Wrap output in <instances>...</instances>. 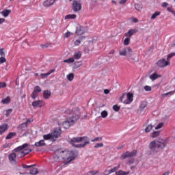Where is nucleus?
Here are the masks:
<instances>
[{"mask_svg":"<svg viewBox=\"0 0 175 175\" xmlns=\"http://www.w3.org/2000/svg\"><path fill=\"white\" fill-rule=\"evenodd\" d=\"M29 144H23V145L18 146L14 149V151L16 152H20V151H23V150H25V148H27L28 147Z\"/></svg>","mask_w":175,"mask_h":175,"instance_id":"nucleus-18","label":"nucleus"},{"mask_svg":"<svg viewBox=\"0 0 175 175\" xmlns=\"http://www.w3.org/2000/svg\"><path fill=\"white\" fill-rule=\"evenodd\" d=\"M74 61L75 59H80L81 58V51H78V52H75L74 54Z\"/></svg>","mask_w":175,"mask_h":175,"instance_id":"nucleus-28","label":"nucleus"},{"mask_svg":"<svg viewBox=\"0 0 175 175\" xmlns=\"http://www.w3.org/2000/svg\"><path fill=\"white\" fill-rule=\"evenodd\" d=\"M161 15V12L159 11H157L155 12L151 16V20H155V18H157V17H158V16Z\"/></svg>","mask_w":175,"mask_h":175,"instance_id":"nucleus-34","label":"nucleus"},{"mask_svg":"<svg viewBox=\"0 0 175 175\" xmlns=\"http://www.w3.org/2000/svg\"><path fill=\"white\" fill-rule=\"evenodd\" d=\"M64 62L66 64H73L75 62V58L74 57H70L67 59L64 60Z\"/></svg>","mask_w":175,"mask_h":175,"instance_id":"nucleus-35","label":"nucleus"},{"mask_svg":"<svg viewBox=\"0 0 175 175\" xmlns=\"http://www.w3.org/2000/svg\"><path fill=\"white\" fill-rule=\"evenodd\" d=\"M131 21L133 23H139V19H137V18H132Z\"/></svg>","mask_w":175,"mask_h":175,"instance_id":"nucleus-60","label":"nucleus"},{"mask_svg":"<svg viewBox=\"0 0 175 175\" xmlns=\"http://www.w3.org/2000/svg\"><path fill=\"white\" fill-rule=\"evenodd\" d=\"M159 77H162V76L161 75L157 74V72H154L153 74L149 76V79L152 80V81L157 80V79H159Z\"/></svg>","mask_w":175,"mask_h":175,"instance_id":"nucleus-19","label":"nucleus"},{"mask_svg":"<svg viewBox=\"0 0 175 175\" xmlns=\"http://www.w3.org/2000/svg\"><path fill=\"white\" fill-rule=\"evenodd\" d=\"M68 143L75 148H83L86 144H90V139L87 136L72 137L68 140Z\"/></svg>","mask_w":175,"mask_h":175,"instance_id":"nucleus-2","label":"nucleus"},{"mask_svg":"<svg viewBox=\"0 0 175 175\" xmlns=\"http://www.w3.org/2000/svg\"><path fill=\"white\" fill-rule=\"evenodd\" d=\"M81 41L80 40H76L75 42V46H80Z\"/></svg>","mask_w":175,"mask_h":175,"instance_id":"nucleus-56","label":"nucleus"},{"mask_svg":"<svg viewBox=\"0 0 175 175\" xmlns=\"http://www.w3.org/2000/svg\"><path fill=\"white\" fill-rule=\"evenodd\" d=\"M10 97L7 96L5 98H3L1 100V103H3V105H9V103H10Z\"/></svg>","mask_w":175,"mask_h":175,"instance_id":"nucleus-24","label":"nucleus"},{"mask_svg":"<svg viewBox=\"0 0 175 175\" xmlns=\"http://www.w3.org/2000/svg\"><path fill=\"white\" fill-rule=\"evenodd\" d=\"M77 16L75 14H68L65 16V20H75Z\"/></svg>","mask_w":175,"mask_h":175,"instance_id":"nucleus-25","label":"nucleus"},{"mask_svg":"<svg viewBox=\"0 0 175 175\" xmlns=\"http://www.w3.org/2000/svg\"><path fill=\"white\" fill-rule=\"evenodd\" d=\"M133 102V94L131 92H128L126 94V99H125L123 102L124 105H131V103Z\"/></svg>","mask_w":175,"mask_h":175,"instance_id":"nucleus-11","label":"nucleus"},{"mask_svg":"<svg viewBox=\"0 0 175 175\" xmlns=\"http://www.w3.org/2000/svg\"><path fill=\"white\" fill-rule=\"evenodd\" d=\"M9 147V144H4L3 145V148H8Z\"/></svg>","mask_w":175,"mask_h":175,"instance_id":"nucleus-64","label":"nucleus"},{"mask_svg":"<svg viewBox=\"0 0 175 175\" xmlns=\"http://www.w3.org/2000/svg\"><path fill=\"white\" fill-rule=\"evenodd\" d=\"M135 8L136 10H138L139 12H140V10H142V7H139V4H136L135 5Z\"/></svg>","mask_w":175,"mask_h":175,"instance_id":"nucleus-59","label":"nucleus"},{"mask_svg":"<svg viewBox=\"0 0 175 175\" xmlns=\"http://www.w3.org/2000/svg\"><path fill=\"white\" fill-rule=\"evenodd\" d=\"M121 167V165L119 164L118 166L114 167L113 168L111 169L110 170H105V173H109V174H111V173H116L118 169Z\"/></svg>","mask_w":175,"mask_h":175,"instance_id":"nucleus-21","label":"nucleus"},{"mask_svg":"<svg viewBox=\"0 0 175 175\" xmlns=\"http://www.w3.org/2000/svg\"><path fill=\"white\" fill-rule=\"evenodd\" d=\"M146 107H147V102L143 101L142 103H141L139 105V109L141 111H143V110H144Z\"/></svg>","mask_w":175,"mask_h":175,"instance_id":"nucleus-33","label":"nucleus"},{"mask_svg":"<svg viewBox=\"0 0 175 175\" xmlns=\"http://www.w3.org/2000/svg\"><path fill=\"white\" fill-rule=\"evenodd\" d=\"M34 146L36 147H43V146H46V143L44 142V139H41L39 142H36L35 144L33 145V147Z\"/></svg>","mask_w":175,"mask_h":175,"instance_id":"nucleus-22","label":"nucleus"},{"mask_svg":"<svg viewBox=\"0 0 175 175\" xmlns=\"http://www.w3.org/2000/svg\"><path fill=\"white\" fill-rule=\"evenodd\" d=\"M137 154V150H134L132 152L126 151V152L123 153L120 159H126V158H133V157H136Z\"/></svg>","mask_w":175,"mask_h":175,"instance_id":"nucleus-6","label":"nucleus"},{"mask_svg":"<svg viewBox=\"0 0 175 175\" xmlns=\"http://www.w3.org/2000/svg\"><path fill=\"white\" fill-rule=\"evenodd\" d=\"M8 125L6 123H4L0 126V135L5 133L8 131Z\"/></svg>","mask_w":175,"mask_h":175,"instance_id":"nucleus-17","label":"nucleus"},{"mask_svg":"<svg viewBox=\"0 0 175 175\" xmlns=\"http://www.w3.org/2000/svg\"><path fill=\"white\" fill-rule=\"evenodd\" d=\"M86 31H87V27H83V26H79V27L77 28L76 33L78 36L84 35V33H85Z\"/></svg>","mask_w":175,"mask_h":175,"instance_id":"nucleus-12","label":"nucleus"},{"mask_svg":"<svg viewBox=\"0 0 175 175\" xmlns=\"http://www.w3.org/2000/svg\"><path fill=\"white\" fill-rule=\"evenodd\" d=\"M159 136V131H154L152 134V137L155 138Z\"/></svg>","mask_w":175,"mask_h":175,"instance_id":"nucleus-46","label":"nucleus"},{"mask_svg":"<svg viewBox=\"0 0 175 175\" xmlns=\"http://www.w3.org/2000/svg\"><path fill=\"white\" fill-rule=\"evenodd\" d=\"M92 142L93 143L95 142H102V137H96V138L92 139Z\"/></svg>","mask_w":175,"mask_h":175,"instance_id":"nucleus-49","label":"nucleus"},{"mask_svg":"<svg viewBox=\"0 0 175 175\" xmlns=\"http://www.w3.org/2000/svg\"><path fill=\"white\" fill-rule=\"evenodd\" d=\"M54 2H55V0H46L43 3V6H44V8H50V6L54 5Z\"/></svg>","mask_w":175,"mask_h":175,"instance_id":"nucleus-15","label":"nucleus"},{"mask_svg":"<svg viewBox=\"0 0 175 175\" xmlns=\"http://www.w3.org/2000/svg\"><path fill=\"white\" fill-rule=\"evenodd\" d=\"M144 89L145 91H146V92H150V91H151V90H152L151 86H148V85L144 86Z\"/></svg>","mask_w":175,"mask_h":175,"instance_id":"nucleus-53","label":"nucleus"},{"mask_svg":"<svg viewBox=\"0 0 175 175\" xmlns=\"http://www.w3.org/2000/svg\"><path fill=\"white\" fill-rule=\"evenodd\" d=\"M12 111H13V109H9L5 111V116L6 117H9L10 114H12Z\"/></svg>","mask_w":175,"mask_h":175,"instance_id":"nucleus-43","label":"nucleus"},{"mask_svg":"<svg viewBox=\"0 0 175 175\" xmlns=\"http://www.w3.org/2000/svg\"><path fill=\"white\" fill-rule=\"evenodd\" d=\"M67 118L66 120L63 122V126L65 129H68L70 128L71 125H73L74 122H77V120L80 118V112L77 111L76 113H72V117L70 116Z\"/></svg>","mask_w":175,"mask_h":175,"instance_id":"nucleus-3","label":"nucleus"},{"mask_svg":"<svg viewBox=\"0 0 175 175\" xmlns=\"http://www.w3.org/2000/svg\"><path fill=\"white\" fill-rule=\"evenodd\" d=\"M16 132H10L8 135L5 137L6 140H9V139H13L14 136H16Z\"/></svg>","mask_w":175,"mask_h":175,"instance_id":"nucleus-29","label":"nucleus"},{"mask_svg":"<svg viewBox=\"0 0 175 175\" xmlns=\"http://www.w3.org/2000/svg\"><path fill=\"white\" fill-rule=\"evenodd\" d=\"M70 158H76V157H77L79 155V152L77 150H72L70 151Z\"/></svg>","mask_w":175,"mask_h":175,"instance_id":"nucleus-31","label":"nucleus"},{"mask_svg":"<svg viewBox=\"0 0 175 175\" xmlns=\"http://www.w3.org/2000/svg\"><path fill=\"white\" fill-rule=\"evenodd\" d=\"M42 95L44 99H49L51 96V92L50 90H44Z\"/></svg>","mask_w":175,"mask_h":175,"instance_id":"nucleus-20","label":"nucleus"},{"mask_svg":"<svg viewBox=\"0 0 175 175\" xmlns=\"http://www.w3.org/2000/svg\"><path fill=\"white\" fill-rule=\"evenodd\" d=\"M29 174H31V175L39 174V171L38 170L37 168L33 167L30 170Z\"/></svg>","mask_w":175,"mask_h":175,"instance_id":"nucleus-27","label":"nucleus"},{"mask_svg":"<svg viewBox=\"0 0 175 175\" xmlns=\"http://www.w3.org/2000/svg\"><path fill=\"white\" fill-rule=\"evenodd\" d=\"M43 139H44V140H51L53 142V137L51 135V133H50L47 135H44Z\"/></svg>","mask_w":175,"mask_h":175,"instance_id":"nucleus-30","label":"nucleus"},{"mask_svg":"<svg viewBox=\"0 0 175 175\" xmlns=\"http://www.w3.org/2000/svg\"><path fill=\"white\" fill-rule=\"evenodd\" d=\"M72 10L75 12L81 10V1L74 0L72 3Z\"/></svg>","mask_w":175,"mask_h":175,"instance_id":"nucleus-7","label":"nucleus"},{"mask_svg":"<svg viewBox=\"0 0 175 175\" xmlns=\"http://www.w3.org/2000/svg\"><path fill=\"white\" fill-rule=\"evenodd\" d=\"M0 55L1 57H5V51H3V49H0Z\"/></svg>","mask_w":175,"mask_h":175,"instance_id":"nucleus-57","label":"nucleus"},{"mask_svg":"<svg viewBox=\"0 0 175 175\" xmlns=\"http://www.w3.org/2000/svg\"><path fill=\"white\" fill-rule=\"evenodd\" d=\"M27 128H28V125H27V123L23 122L18 125V126L17 127V129L19 133H23L24 131H27Z\"/></svg>","mask_w":175,"mask_h":175,"instance_id":"nucleus-13","label":"nucleus"},{"mask_svg":"<svg viewBox=\"0 0 175 175\" xmlns=\"http://www.w3.org/2000/svg\"><path fill=\"white\" fill-rule=\"evenodd\" d=\"M169 6V3L167 2H163L161 3V8H167Z\"/></svg>","mask_w":175,"mask_h":175,"instance_id":"nucleus-54","label":"nucleus"},{"mask_svg":"<svg viewBox=\"0 0 175 175\" xmlns=\"http://www.w3.org/2000/svg\"><path fill=\"white\" fill-rule=\"evenodd\" d=\"M167 10L170 13H172V14H173V16H175V11L173 10V8H172V7H167Z\"/></svg>","mask_w":175,"mask_h":175,"instance_id":"nucleus-40","label":"nucleus"},{"mask_svg":"<svg viewBox=\"0 0 175 175\" xmlns=\"http://www.w3.org/2000/svg\"><path fill=\"white\" fill-rule=\"evenodd\" d=\"M31 122H33V118H32L27 119L25 122H24V123L26 124V125H28V124H29Z\"/></svg>","mask_w":175,"mask_h":175,"instance_id":"nucleus-47","label":"nucleus"},{"mask_svg":"<svg viewBox=\"0 0 175 175\" xmlns=\"http://www.w3.org/2000/svg\"><path fill=\"white\" fill-rule=\"evenodd\" d=\"M6 87V83L5 82H0V88H5Z\"/></svg>","mask_w":175,"mask_h":175,"instance_id":"nucleus-55","label":"nucleus"},{"mask_svg":"<svg viewBox=\"0 0 175 175\" xmlns=\"http://www.w3.org/2000/svg\"><path fill=\"white\" fill-rule=\"evenodd\" d=\"M8 158L10 162H16V158H17V156L16 155V153H11L9 154Z\"/></svg>","mask_w":175,"mask_h":175,"instance_id":"nucleus-23","label":"nucleus"},{"mask_svg":"<svg viewBox=\"0 0 175 175\" xmlns=\"http://www.w3.org/2000/svg\"><path fill=\"white\" fill-rule=\"evenodd\" d=\"M53 160L55 162H64V165H68L75 160V157H70V153L62 149H57L54 152Z\"/></svg>","mask_w":175,"mask_h":175,"instance_id":"nucleus-1","label":"nucleus"},{"mask_svg":"<svg viewBox=\"0 0 175 175\" xmlns=\"http://www.w3.org/2000/svg\"><path fill=\"white\" fill-rule=\"evenodd\" d=\"M102 147H103V143H97L94 146V148H100Z\"/></svg>","mask_w":175,"mask_h":175,"instance_id":"nucleus-42","label":"nucleus"},{"mask_svg":"<svg viewBox=\"0 0 175 175\" xmlns=\"http://www.w3.org/2000/svg\"><path fill=\"white\" fill-rule=\"evenodd\" d=\"M129 42H131V38L128 37L126 38L123 42L124 46H128V44H129Z\"/></svg>","mask_w":175,"mask_h":175,"instance_id":"nucleus-38","label":"nucleus"},{"mask_svg":"<svg viewBox=\"0 0 175 175\" xmlns=\"http://www.w3.org/2000/svg\"><path fill=\"white\" fill-rule=\"evenodd\" d=\"M32 152V149L26 148L23 151L21 152V154H22L23 157H25V155H28V154H29V152Z\"/></svg>","mask_w":175,"mask_h":175,"instance_id":"nucleus-26","label":"nucleus"},{"mask_svg":"<svg viewBox=\"0 0 175 175\" xmlns=\"http://www.w3.org/2000/svg\"><path fill=\"white\" fill-rule=\"evenodd\" d=\"M72 35H73V33L68 31L64 34V38H70V36H72Z\"/></svg>","mask_w":175,"mask_h":175,"instance_id":"nucleus-52","label":"nucleus"},{"mask_svg":"<svg viewBox=\"0 0 175 175\" xmlns=\"http://www.w3.org/2000/svg\"><path fill=\"white\" fill-rule=\"evenodd\" d=\"M170 94H173V92L172 91V92L161 94V99H165V96H169Z\"/></svg>","mask_w":175,"mask_h":175,"instance_id":"nucleus-44","label":"nucleus"},{"mask_svg":"<svg viewBox=\"0 0 175 175\" xmlns=\"http://www.w3.org/2000/svg\"><path fill=\"white\" fill-rule=\"evenodd\" d=\"M134 162H135V159H131V160L129 161V165H133V163H134Z\"/></svg>","mask_w":175,"mask_h":175,"instance_id":"nucleus-63","label":"nucleus"},{"mask_svg":"<svg viewBox=\"0 0 175 175\" xmlns=\"http://www.w3.org/2000/svg\"><path fill=\"white\" fill-rule=\"evenodd\" d=\"M132 53L133 51L131 47H124L122 49L119 50V55L122 57H132Z\"/></svg>","mask_w":175,"mask_h":175,"instance_id":"nucleus-5","label":"nucleus"},{"mask_svg":"<svg viewBox=\"0 0 175 175\" xmlns=\"http://www.w3.org/2000/svg\"><path fill=\"white\" fill-rule=\"evenodd\" d=\"M158 68H165L170 65V62L169 60L166 61L165 59H159L157 63Z\"/></svg>","mask_w":175,"mask_h":175,"instance_id":"nucleus-8","label":"nucleus"},{"mask_svg":"<svg viewBox=\"0 0 175 175\" xmlns=\"http://www.w3.org/2000/svg\"><path fill=\"white\" fill-rule=\"evenodd\" d=\"M6 62V58H5V56H1L0 57V64H3Z\"/></svg>","mask_w":175,"mask_h":175,"instance_id":"nucleus-50","label":"nucleus"},{"mask_svg":"<svg viewBox=\"0 0 175 175\" xmlns=\"http://www.w3.org/2000/svg\"><path fill=\"white\" fill-rule=\"evenodd\" d=\"M153 126L151 124H149L146 126V128L145 129V132L146 133H148L149 132H150L151 129H152Z\"/></svg>","mask_w":175,"mask_h":175,"instance_id":"nucleus-39","label":"nucleus"},{"mask_svg":"<svg viewBox=\"0 0 175 175\" xmlns=\"http://www.w3.org/2000/svg\"><path fill=\"white\" fill-rule=\"evenodd\" d=\"M129 174V172H124L122 170H119L116 172V175H128Z\"/></svg>","mask_w":175,"mask_h":175,"instance_id":"nucleus-36","label":"nucleus"},{"mask_svg":"<svg viewBox=\"0 0 175 175\" xmlns=\"http://www.w3.org/2000/svg\"><path fill=\"white\" fill-rule=\"evenodd\" d=\"M120 109H121V107L118 106V105L113 106V110H114V111H120Z\"/></svg>","mask_w":175,"mask_h":175,"instance_id":"nucleus-41","label":"nucleus"},{"mask_svg":"<svg viewBox=\"0 0 175 175\" xmlns=\"http://www.w3.org/2000/svg\"><path fill=\"white\" fill-rule=\"evenodd\" d=\"M166 144L161 142L156 143L155 141H152L149 144V148L152 152H154V154L161 151V150H163Z\"/></svg>","mask_w":175,"mask_h":175,"instance_id":"nucleus-4","label":"nucleus"},{"mask_svg":"<svg viewBox=\"0 0 175 175\" xmlns=\"http://www.w3.org/2000/svg\"><path fill=\"white\" fill-rule=\"evenodd\" d=\"M10 13H12V10H4L1 12V14L3 16V17H8V16H9Z\"/></svg>","mask_w":175,"mask_h":175,"instance_id":"nucleus-32","label":"nucleus"},{"mask_svg":"<svg viewBox=\"0 0 175 175\" xmlns=\"http://www.w3.org/2000/svg\"><path fill=\"white\" fill-rule=\"evenodd\" d=\"M43 103V100H36L32 103V106L34 109H36V107H42V104Z\"/></svg>","mask_w":175,"mask_h":175,"instance_id":"nucleus-16","label":"nucleus"},{"mask_svg":"<svg viewBox=\"0 0 175 175\" xmlns=\"http://www.w3.org/2000/svg\"><path fill=\"white\" fill-rule=\"evenodd\" d=\"M51 135L52 136L53 142H55L59 136H61V129H54L51 132Z\"/></svg>","mask_w":175,"mask_h":175,"instance_id":"nucleus-9","label":"nucleus"},{"mask_svg":"<svg viewBox=\"0 0 175 175\" xmlns=\"http://www.w3.org/2000/svg\"><path fill=\"white\" fill-rule=\"evenodd\" d=\"M107 116H108V113H107V112L106 111H103L101 112V117L103 118H106V117H107Z\"/></svg>","mask_w":175,"mask_h":175,"instance_id":"nucleus-45","label":"nucleus"},{"mask_svg":"<svg viewBox=\"0 0 175 175\" xmlns=\"http://www.w3.org/2000/svg\"><path fill=\"white\" fill-rule=\"evenodd\" d=\"M163 123H159L156 127L155 129H161V127L163 126Z\"/></svg>","mask_w":175,"mask_h":175,"instance_id":"nucleus-62","label":"nucleus"},{"mask_svg":"<svg viewBox=\"0 0 175 175\" xmlns=\"http://www.w3.org/2000/svg\"><path fill=\"white\" fill-rule=\"evenodd\" d=\"M22 167L23 169H32V165H27L26 164H23Z\"/></svg>","mask_w":175,"mask_h":175,"instance_id":"nucleus-51","label":"nucleus"},{"mask_svg":"<svg viewBox=\"0 0 175 175\" xmlns=\"http://www.w3.org/2000/svg\"><path fill=\"white\" fill-rule=\"evenodd\" d=\"M173 57H175V52L168 54L167 57V59H170V58H173Z\"/></svg>","mask_w":175,"mask_h":175,"instance_id":"nucleus-48","label":"nucleus"},{"mask_svg":"<svg viewBox=\"0 0 175 175\" xmlns=\"http://www.w3.org/2000/svg\"><path fill=\"white\" fill-rule=\"evenodd\" d=\"M73 79H75V75H73V73H70L67 75V79L68 80V81H72Z\"/></svg>","mask_w":175,"mask_h":175,"instance_id":"nucleus-37","label":"nucleus"},{"mask_svg":"<svg viewBox=\"0 0 175 175\" xmlns=\"http://www.w3.org/2000/svg\"><path fill=\"white\" fill-rule=\"evenodd\" d=\"M39 92H42V88H40L39 85H36L31 94L32 99H36L39 95Z\"/></svg>","mask_w":175,"mask_h":175,"instance_id":"nucleus-10","label":"nucleus"},{"mask_svg":"<svg viewBox=\"0 0 175 175\" xmlns=\"http://www.w3.org/2000/svg\"><path fill=\"white\" fill-rule=\"evenodd\" d=\"M136 32H137V29H130L129 30V31H127L126 33H124V36H126V38H131L132 36H133V35H135V33H136Z\"/></svg>","mask_w":175,"mask_h":175,"instance_id":"nucleus-14","label":"nucleus"},{"mask_svg":"<svg viewBox=\"0 0 175 175\" xmlns=\"http://www.w3.org/2000/svg\"><path fill=\"white\" fill-rule=\"evenodd\" d=\"M88 173H90V174L92 175H95V174H98V173H99L98 171H90Z\"/></svg>","mask_w":175,"mask_h":175,"instance_id":"nucleus-61","label":"nucleus"},{"mask_svg":"<svg viewBox=\"0 0 175 175\" xmlns=\"http://www.w3.org/2000/svg\"><path fill=\"white\" fill-rule=\"evenodd\" d=\"M40 76L42 77H47V76H50V73H42L41 75H40Z\"/></svg>","mask_w":175,"mask_h":175,"instance_id":"nucleus-58","label":"nucleus"}]
</instances>
